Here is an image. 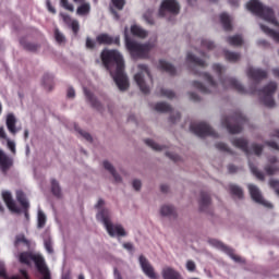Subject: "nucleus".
<instances>
[{"label": "nucleus", "instance_id": "f257e3e1", "mask_svg": "<svg viewBox=\"0 0 279 279\" xmlns=\"http://www.w3.org/2000/svg\"><path fill=\"white\" fill-rule=\"evenodd\" d=\"M101 60L112 80L116 82L119 90H128L130 88V81L123 69H125V61L123 60V54L119 50H108L105 49L101 52Z\"/></svg>", "mask_w": 279, "mask_h": 279}, {"label": "nucleus", "instance_id": "f03ea898", "mask_svg": "<svg viewBox=\"0 0 279 279\" xmlns=\"http://www.w3.org/2000/svg\"><path fill=\"white\" fill-rule=\"evenodd\" d=\"M130 34L136 38L144 39L148 36L147 31L138 24H132L130 27L125 26L123 32L125 49L131 53L132 58H147L149 50L156 47V41L142 44L131 39Z\"/></svg>", "mask_w": 279, "mask_h": 279}, {"label": "nucleus", "instance_id": "7ed1b4c3", "mask_svg": "<svg viewBox=\"0 0 279 279\" xmlns=\"http://www.w3.org/2000/svg\"><path fill=\"white\" fill-rule=\"evenodd\" d=\"M246 9L253 14H257L262 22L259 23V27L264 34L274 38L276 43H279V23L274 17V11L271 9L263 5L259 0H251L246 3Z\"/></svg>", "mask_w": 279, "mask_h": 279}, {"label": "nucleus", "instance_id": "20e7f679", "mask_svg": "<svg viewBox=\"0 0 279 279\" xmlns=\"http://www.w3.org/2000/svg\"><path fill=\"white\" fill-rule=\"evenodd\" d=\"M110 217V209H104L96 214L97 221L105 226L106 232L109 236H112L113 239H124L128 236V230H125V227L123 225L112 223Z\"/></svg>", "mask_w": 279, "mask_h": 279}, {"label": "nucleus", "instance_id": "39448f33", "mask_svg": "<svg viewBox=\"0 0 279 279\" xmlns=\"http://www.w3.org/2000/svg\"><path fill=\"white\" fill-rule=\"evenodd\" d=\"M19 260L23 265H32L34 263L41 275V279H51V274L45 264V258H43V255L38 253H22L19 255Z\"/></svg>", "mask_w": 279, "mask_h": 279}, {"label": "nucleus", "instance_id": "423d86ee", "mask_svg": "<svg viewBox=\"0 0 279 279\" xmlns=\"http://www.w3.org/2000/svg\"><path fill=\"white\" fill-rule=\"evenodd\" d=\"M133 80L142 93H149L151 88V75L149 74V68H147V65H137Z\"/></svg>", "mask_w": 279, "mask_h": 279}, {"label": "nucleus", "instance_id": "0eeeda50", "mask_svg": "<svg viewBox=\"0 0 279 279\" xmlns=\"http://www.w3.org/2000/svg\"><path fill=\"white\" fill-rule=\"evenodd\" d=\"M138 264L142 272L144 274V276H146V278L160 279V275L158 274V271H156V268L154 267V265H151V262H149V259L145 257V255H140Z\"/></svg>", "mask_w": 279, "mask_h": 279}, {"label": "nucleus", "instance_id": "6e6552de", "mask_svg": "<svg viewBox=\"0 0 279 279\" xmlns=\"http://www.w3.org/2000/svg\"><path fill=\"white\" fill-rule=\"evenodd\" d=\"M274 93H276V83H270L263 90L259 92V97L264 102V106L268 108H274L276 101H274Z\"/></svg>", "mask_w": 279, "mask_h": 279}, {"label": "nucleus", "instance_id": "1a4fd4ad", "mask_svg": "<svg viewBox=\"0 0 279 279\" xmlns=\"http://www.w3.org/2000/svg\"><path fill=\"white\" fill-rule=\"evenodd\" d=\"M207 243L208 245H210V247H215L216 250H220V252H225V254H228V256H230V258H232V260H234L235 263H241V257L234 254V252H232V250L226 246V244H223L221 241L217 239H209Z\"/></svg>", "mask_w": 279, "mask_h": 279}, {"label": "nucleus", "instance_id": "9d476101", "mask_svg": "<svg viewBox=\"0 0 279 279\" xmlns=\"http://www.w3.org/2000/svg\"><path fill=\"white\" fill-rule=\"evenodd\" d=\"M178 14L180 12V3L178 0H163L159 9V16H167V13Z\"/></svg>", "mask_w": 279, "mask_h": 279}, {"label": "nucleus", "instance_id": "9b49d317", "mask_svg": "<svg viewBox=\"0 0 279 279\" xmlns=\"http://www.w3.org/2000/svg\"><path fill=\"white\" fill-rule=\"evenodd\" d=\"M248 192L252 199L256 202V204H260V206H264V208H274V204L263 197V194H260V190H258L256 185L248 184Z\"/></svg>", "mask_w": 279, "mask_h": 279}, {"label": "nucleus", "instance_id": "f8f14e48", "mask_svg": "<svg viewBox=\"0 0 279 279\" xmlns=\"http://www.w3.org/2000/svg\"><path fill=\"white\" fill-rule=\"evenodd\" d=\"M202 80H204L205 84L207 87H205L202 83L199 82H194V87L197 88L198 90H201V93H213V90H215V88H217V83H215V81H213V77H210V75H208L207 73H203L201 75Z\"/></svg>", "mask_w": 279, "mask_h": 279}, {"label": "nucleus", "instance_id": "ddd939ff", "mask_svg": "<svg viewBox=\"0 0 279 279\" xmlns=\"http://www.w3.org/2000/svg\"><path fill=\"white\" fill-rule=\"evenodd\" d=\"M1 196L7 208H9L10 213H15V214L21 213V207L16 205V202L12 197V192L4 190L1 192Z\"/></svg>", "mask_w": 279, "mask_h": 279}, {"label": "nucleus", "instance_id": "4468645a", "mask_svg": "<svg viewBox=\"0 0 279 279\" xmlns=\"http://www.w3.org/2000/svg\"><path fill=\"white\" fill-rule=\"evenodd\" d=\"M191 131L196 134V136H215V131L207 123L192 124Z\"/></svg>", "mask_w": 279, "mask_h": 279}, {"label": "nucleus", "instance_id": "2eb2a0df", "mask_svg": "<svg viewBox=\"0 0 279 279\" xmlns=\"http://www.w3.org/2000/svg\"><path fill=\"white\" fill-rule=\"evenodd\" d=\"M17 121L19 120L16 119V116H14V113L7 114L5 124H7L8 131L13 135L16 134L17 132H21V126H16Z\"/></svg>", "mask_w": 279, "mask_h": 279}, {"label": "nucleus", "instance_id": "dca6fc26", "mask_svg": "<svg viewBox=\"0 0 279 279\" xmlns=\"http://www.w3.org/2000/svg\"><path fill=\"white\" fill-rule=\"evenodd\" d=\"M159 215L168 219H175L178 217V209L173 205L166 204L159 208Z\"/></svg>", "mask_w": 279, "mask_h": 279}, {"label": "nucleus", "instance_id": "f3484780", "mask_svg": "<svg viewBox=\"0 0 279 279\" xmlns=\"http://www.w3.org/2000/svg\"><path fill=\"white\" fill-rule=\"evenodd\" d=\"M97 43H99V45H112V44L119 45L121 43V38L119 37L112 38L107 34H101L97 36Z\"/></svg>", "mask_w": 279, "mask_h": 279}, {"label": "nucleus", "instance_id": "a211bd4d", "mask_svg": "<svg viewBox=\"0 0 279 279\" xmlns=\"http://www.w3.org/2000/svg\"><path fill=\"white\" fill-rule=\"evenodd\" d=\"M102 167L104 169H106V171H109V173H111L114 182L117 183L122 182L123 179L121 178L119 172L114 169V166H112V163H110L109 161H104Z\"/></svg>", "mask_w": 279, "mask_h": 279}, {"label": "nucleus", "instance_id": "6ab92c4d", "mask_svg": "<svg viewBox=\"0 0 279 279\" xmlns=\"http://www.w3.org/2000/svg\"><path fill=\"white\" fill-rule=\"evenodd\" d=\"M10 167H12V159H10L8 157V155H5V153H3V150L0 149V169H1V171L5 172V171H8V169H10Z\"/></svg>", "mask_w": 279, "mask_h": 279}, {"label": "nucleus", "instance_id": "aec40b11", "mask_svg": "<svg viewBox=\"0 0 279 279\" xmlns=\"http://www.w3.org/2000/svg\"><path fill=\"white\" fill-rule=\"evenodd\" d=\"M64 23H66V25H70L72 32H74V34H77V32H80V22H77V20H71V16L69 15H64L61 14Z\"/></svg>", "mask_w": 279, "mask_h": 279}, {"label": "nucleus", "instance_id": "412c9836", "mask_svg": "<svg viewBox=\"0 0 279 279\" xmlns=\"http://www.w3.org/2000/svg\"><path fill=\"white\" fill-rule=\"evenodd\" d=\"M15 197L23 208H27L29 206V201H27V196L25 195V192H23V190H16Z\"/></svg>", "mask_w": 279, "mask_h": 279}, {"label": "nucleus", "instance_id": "4be33fe9", "mask_svg": "<svg viewBox=\"0 0 279 279\" xmlns=\"http://www.w3.org/2000/svg\"><path fill=\"white\" fill-rule=\"evenodd\" d=\"M220 23L225 29H232V17L228 13L220 14Z\"/></svg>", "mask_w": 279, "mask_h": 279}, {"label": "nucleus", "instance_id": "5701e85b", "mask_svg": "<svg viewBox=\"0 0 279 279\" xmlns=\"http://www.w3.org/2000/svg\"><path fill=\"white\" fill-rule=\"evenodd\" d=\"M76 14L78 16H87V14H90V3L85 2V3L81 4L76 9Z\"/></svg>", "mask_w": 279, "mask_h": 279}, {"label": "nucleus", "instance_id": "b1692460", "mask_svg": "<svg viewBox=\"0 0 279 279\" xmlns=\"http://www.w3.org/2000/svg\"><path fill=\"white\" fill-rule=\"evenodd\" d=\"M186 62L187 64H197L198 66H204V61H202V59H198L197 57H195V54L193 52H187L186 54Z\"/></svg>", "mask_w": 279, "mask_h": 279}, {"label": "nucleus", "instance_id": "393cba45", "mask_svg": "<svg viewBox=\"0 0 279 279\" xmlns=\"http://www.w3.org/2000/svg\"><path fill=\"white\" fill-rule=\"evenodd\" d=\"M51 192L54 197H62V187H60V183L54 179L51 180Z\"/></svg>", "mask_w": 279, "mask_h": 279}, {"label": "nucleus", "instance_id": "a878e982", "mask_svg": "<svg viewBox=\"0 0 279 279\" xmlns=\"http://www.w3.org/2000/svg\"><path fill=\"white\" fill-rule=\"evenodd\" d=\"M47 223V215L45 211L39 209L37 211V228H45V225Z\"/></svg>", "mask_w": 279, "mask_h": 279}, {"label": "nucleus", "instance_id": "bb28decb", "mask_svg": "<svg viewBox=\"0 0 279 279\" xmlns=\"http://www.w3.org/2000/svg\"><path fill=\"white\" fill-rule=\"evenodd\" d=\"M145 143L150 149H154V151H165V146L156 143L154 140H145Z\"/></svg>", "mask_w": 279, "mask_h": 279}, {"label": "nucleus", "instance_id": "cd10ccee", "mask_svg": "<svg viewBox=\"0 0 279 279\" xmlns=\"http://www.w3.org/2000/svg\"><path fill=\"white\" fill-rule=\"evenodd\" d=\"M159 69H161L162 71H167V73H175V68H173V65H171V63L165 61V60H159Z\"/></svg>", "mask_w": 279, "mask_h": 279}, {"label": "nucleus", "instance_id": "c85d7f7f", "mask_svg": "<svg viewBox=\"0 0 279 279\" xmlns=\"http://www.w3.org/2000/svg\"><path fill=\"white\" fill-rule=\"evenodd\" d=\"M266 171L267 173H269V175H274V173H278L279 165L278 162H276V158H272L270 160V165L266 167Z\"/></svg>", "mask_w": 279, "mask_h": 279}, {"label": "nucleus", "instance_id": "c756f323", "mask_svg": "<svg viewBox=\"0 0 279 279\" xmlns=\"http://www.w3.org/2000/svg\"><path fill=\"white\" fill-rule=\"evenodd\" d=\"M266 73L265 71H262L259 69H251L248 71V76L253 80H260V77H265Z\"/></svg>", "mask_w": 279, "mask_h": 279}, {"label": "nucleus", "instance_id": "7c9ffc66", "mask_svg": "<svg viewBox=\"0 0 279 279\" xmlns=\"http://www.w3.org/2000/svg\"><path fill=\"white\" fill-rule=\"evenodd\" d=\"M232 144L234 145V147L242 149V151H247V142L245 140L235 138V140H232Z\"/></svg>", "mask_w": 279, "mask_h": 279}, {"label": "nucleus", "instance_id": "2f4dec72", "mask_svg": "<svg viewBox=\"0 0 279 279\" xmlns=\"http://www.w3.org/2000/svg\"><path fill=\"white\" fill-rule=\"evenodd\" d=\"M229 191L235 197H239V198L243 197V190H241L239 185H234V184L230 185Z\"/></svg>", "mask_w": 279, "mask_h": 279}, {"label": "nucleus", "instance_id": "473e14b6", "mask_svg": "<svg viewBox=\"0 0 279 279\" xmlns=\"http://www.w3.org/2000/svg\"><path fill=\"white\" fill-rule=\"evenodd\" d=\"M155 110H157V112H169V110H171V107L166 102H158L155 106Z\"/></svg>", "mask_w": 279, "mask_h": 279}, {"label": "nucleus", "instance_id": "72a5a7b5", "mask_svg": "<svg viewBox=\"0 0 279 279\" xmlns=\"http://www.w3.org/2000/svg\"><path fill=\"white\" fill-rule=\"evenodd\" d=\"M84 93H85L86 99L90 101L92 106H97V98L95 97V95H93V92L85 89Z\"/></svg>", "mask_w": 279, "mask_h": 279}, {"label": "nucleus", "instance_id": "f704fd0d", "mask_svg": "<svg viewBox=\"0 0 279 279\" xmlns=\"http://www.w3.org/2000/svg\"><path fill=\"white\" fill-rule=\"evenodd\" d=\"M45 250L48 252V254H53V245L51 243V238H46L44 240Z\"/></svg>", "mask_w": 279, "mask_h": 279}, {"label": "nucleus", "instance_id": "c9c22d12", "mask_svg": "<svg viewBox=\"0 0 279 279\" xmlns=\"http://www.w3.org/2000/svg\"><path fill=\"white\" fill-rule=\"evenodd\" d=\"M106 206V201H104L102 198H99L95 205V208L98 210V213H101V210H108V208H105Z\"/></svg>", "mask_w": 279, "mask_h": 279}, {"label": "nucleus", "instance_id": "e433bc0d", "mask_svg": "<svg viewBox=\"0 0 279 279\" xmlns=\"http://www.w3.org/2000/svg\"><path fill=\"white\" fill-rule=\"evenodd\" d=\"M7 147L11 151V154H16V142L7 138Z\"/></svg>", "mask_w": 279, "mask_h": 279}, {"label": "nucleus", "instance_id": "4c0bfd02", "mask_svg": "<svg viewBox=\"0 0 279 279\" xmlns=\"http://www.w3.org/2000/svg\"><path fill=\"white\" fill-rule=\"evenodd\" d=\"M76 132L78 136H82V138H85V141H93L90 134H88V132L84 131L83 129L76 128Z\"/></svg>", "mask_w": 279, "mask_h": 279}, {"label": "nucleus", "instance_id": "58836bf2", "mask_svg": "<svg viewBox=\"0 0 279 279\" xmlns=\"http://www.w3.org/2000/svg\"><path fill=\"white\" fill-rule=\"evenodd\" d=\"M61 8L68 10L69 12H74L75 8L73 4L69 3V0H60Z\"/></svg>", "mask_w": 279, "mask_h": 279}, {"label": "nucleus", "instance_id": "ea45409f", "mask_svg": "<svg viewBox=\"0 0 279 279\" xmlns=\"http://www.w3.org/2000/svg\"><path fill=\"white\" fill-rule=\"evenodd\" d=\"M210 204V196L208 194H202L199 198V205L201 206H208Z\"/></svg>", "mask_w": 279, "mask_h": 279}, {"label": "nucleus", "instance_id": "a19ab883", "mask_svg": "<svg viewBox=\"0 0 279 279\" xmlns=\"http://www.w3.org/2000/svg\"><path fill=\"white\" fill-rule=\"evenodd\" d=\"M229 43L230 45L239 46L243 44V38L241 36L229 37Z\"/></svg>", "mask_w": 279, "mask_h": 279}, {"label": "nucleus", "instance_id": "79ce46f5", "mask_svg": "<svg viewBox=\"0 0 279 279\" xmlns=\"http://www.w3.org/2000/svg\"><path fill=\"white\" fill-rule=\"evenodd\" d=\"M226 58H227V60H230L231 62H236V60H239L240 56L236 52L227 51Z\"/></svg>", "mask_w": 279, "mask_h": 279}, {"label": "nucleus", "instance_id": "37998d69", "mask_svg": "<svg viewBox=\"0 0 279 279\" xmlns=\"http://www.w3.org/2000/svg\"><path fill=\"white\" fill-rule=\"evenodd\" d=\"M113 8L117 10H123V5H125V0H111Z\"/></svg>", "mask_w": 279, "mask_h": 279}, {"label": "nucleus", "instance_id": "c03bdc74", "mask_svg": "<svg viewBox=\"0 0 279 279\" xmlns=\"http://www.w3.org/2000/svg\"><path fill=\"white\" fill-rule=\"evenodd\" d=\"M23 243L24 245H29V242L25 239V235L20 234L15 239V245H21Z\"/></svg>", "mask_w": 279, "mask_h": 279}, {"label": "nucleus", "instance_id": "a18cd8bd", "mask_svg": "<svg viewBox=\"0 0 279 279\" xmlns=\"http://www.w3.org/2000/svg\"><path fill=\"white\" fill-rule=\"evenodd\" d=\"M269 185L271 186V189L275 190V193H277V195L279 196V180L271 179L269 181Z\"/></svg>", "mask_w": 279, "mask_h": 279}, {"label": "nucleus", "instance_id": "49530a36", "mask_svg": "<svg viewBox=\"0 0 279 279\" xmlns=\"http://www.w3.org/2000/svg\"><path fill=\"white\" fill-rule=\"evenodd\" d=\"M185 268H186L189 271L193 272V271H195V269H197V265L195 264V262L189 259V260L185 263Z\"/></svg>", "mask_w": 279, "mask_h": 279}, {"label": "nucleus", "instance_id": "de8ad7c7", "mask_svg": "<svg viewBox=\"0 0 279 279\" xmlns=\"http://www.w3.org/2000/svg\"><path fill=\"white\" fill-rule=\"evenodd\" d=\"M54 38H56L57 43H59L60 45H62V43H64V40H65L64 35L62 33H60L59 29L54 31Z\"/></svg>", "mask_w": 279, "mask_h": 279}, {"label": "nucleus", "instance_id": "09e8293b", "mask_svg": "<svg viewBox=\"0 0 279 279\" xmlns=\"http://www.w3.org/2000/svg\"><path fill=\"white\" fill-rule=\"evenodd\" d=\"M22 45H23V48L28 49V51H36V49L38 48V46H36L29 41H27V43L22 41Z\"/></svg>", "mask_w": 279, "mask_h": 279}, {"label": "nucleus", "instance_id": "8fccbe9b", "mask_svg": "<svg viewBox=\"0 0 279 279\" xmlns=\"http://www.w3.org/2000/svg\"><path fill=\"white\" fill-rule=\"evenodd\" d=\"M51 82H53V75L45 74L43 77V84H45V86H49V84H51Z\"/></svg>", "mask_w": 279, "mask_h": 279}, {"label": "nucleus", "instance_id": "3c124183", "mask_svg": "<svg viewBox=\"0 0 279 279\" xmlns=\"http://www.w3.org/2000/svg\"><path fill=\"white\" fill-rule=\"evenodd\" d=\"M163 97H167L168 99H173L175 97V94L171 89H162Z\"/></svg>", "mask_w": 279, "mask_h": 279}, {"label": "nucleus", "instance_id": "603ef678", "mask_svg": "<svg viewBox=\"0 0 279 279\" xmlns=\"http://www.w3.org/2000/svg\"><path fill=\"white\" fill-rule=\"evenodd\" d=\"M251 149L253 151V154H256V156H258L260 154V151H263V147H260V145H252Z\"/></svg>", "mask_w": 279, "mask_h": 279}, {"label": "nucleus", "instance_id": "864d4df0", "mask_svg": "<svg viewBox=\"0 0 279 279\" xmlns=\"http://www.w3.org/2000/svg\"><path fill=\"white\" fill-rule=\"evenodd\" d=\"M132 186L135 191H141V187L143 186V183L141 182V180H133Z\"/></svg>", "mask_w": 279, "mask_h": 279}, {"label": "nucleus", "instance_id": "5fc2aeb1", "mask_svg": "<svg viewBox=\"0 0 279 279\" xmlns=\"http://www.w3.org/2000/svg\"><path fill=\"white\" fill-rule=\"evenodd\" d=\"M122 247L128 252H134V244L132 242H125L122 244Z\"/></svg>", "mask_w": 279, "mask_h": 279}, {"label": "nucleus", "instance_id": "6e6d98bb", "mask_svg": "<svg viewBox=\"0 0 279 279\" xmlns=\"http://www.w3.org/2000/svg\"><path fill=\"white\" fill-rule=\"evenodd\" d=\"M251 171L252 173H254V175H256V178H258L259 180H263V173H260V171H258L257 168L251 166Z\"/></svg>", "mask_w": 279, "mask_h": 279}, {"label": "nucleus", "instance_id": "4d7b16f0", "mask_svg": "<svg viewBox=\"0 0 279 279\" xmlns=\"http://www.w3.org/2000/svg\"><path fill=\"white\" fill-rule=\"evenodd\" d=\"M46 5H47V10H48V12H50V14H56V8H53V5H51V1L47 0Z\"/></svg>", "mask_w": 279, "mask_h": 279}, {"label": "nucleus", "instance_id": "13d9d810", "mask_svg": "<svg viewBox=\"0 0 279 279\" xmlns=\"http://www.w3.org/2000/svg\"><path fill=\"white\" fill-rule=\"evenodd\" d=\"M66 96H68L69 99L75 98V89H73L72 87H70V88L68 89Z\"/></svg>", "mask_w": 279, "mask_h": 279}, {"label": "nucleus", "instance_id": "bf43d9fd", "mask_svg": "<svg viewBox=\"0 0 279 279\" xmlns=\"http://www.w3.org/2000/svg\"><path fill=\"white\" fill-rule=\"evenodd\" d=\"M226 84H230L231 86H234L235 88H241V85L234 80H227Z\"/></svg>", "mask_w": 279, "mask_h": 279}, {"label": "nucleus", "instance_id": "052dcab7", "mask_svg": "<svg viewBox=\"0 0 279 279\" xmlns=\"http://www.w3.org/2000/svg\"><path fill=\"white\" fill-rule=\"evenodd\" d=\"M229 132H231V134H238V132L241 131V126H235V128H230V126H227Z\"/></svg>", "mask_w": 279, "mask_h": 279}, {"label": "nucleus", "instance_id": "680f3d73", "mask_svg": "<svg viewBox=\"0 0 279 279\" xmlns=\"http://www.w3.org/2000/svg\"><path fill=\"white\" fill-rule=\"evenodd\" d=\"M86 47H87L88 49H93V48L95 47V41H93V39H90V38H87V40H86Z\"/></svg>", "mask_w": 279, "mask_h": 279}, {"label": "nucleus", "instance_id": "e2e57ef3", "mask_svg": "<svg viewBox=\"0 0 279 279\" xmlns=\"http://www.w3.org/2000/svg\"><path fill=\"white\" fill-rule=\"evenodd\" d=\"M0 138H5V141H8V134L3 128H0Z\"/></svg>", "mask_w": 279, "mask_h": 279}, {"label": "nucleus", "instance_id": "0e129e2a", "mask_svg": "<svg viewBox=\"0 0 279 279\" xmlns=\"http://www.w3.org/2000/svg\"><path fill=\"white\" fill-rule=\"evenodd\" d=\"M267 145L270 149H278V144H276V142H268Z\"/></svg>", "mask_w": 279, "mask_h": 279}, {"label": "nucleus", "instance_id": "69168bd1", "mask_svg": "<svg viewBox=\"0 0 279 279\" xmlns=\"http://www.w3.org/2000/svg\"><path fill=\"white\" fill-rule=\"evenodd\" d=\"M214 69H215V71H218L219 73H221V71H223V68L219 64L214 65Z\"/></svg>", "mask_w": 279, "mask_h": 279}, {"label": "nucleus", "instance_id": "338daca9", "mask_svg": "<svg viewBox=\"0 0 279 279\" xmlns=\"http://www.w3.org/2000/svg\"><path fill=\"white\" fill-rule=\"evenodd\" d=\"M204 46L207 47L208 49H213L214 44L210 43V41H206V43L204 44Z\"/></svg>", "mask_w": 279, "mask_h": 279}, {"label": "nucleus", "instance_id": "774afa93", "mask_svg": "<svg viewBox=\"0 0 279 279\" xmlns=\"http://www.w3.org/2000/svg\"><path fill=\"white\" fill-rule=\"evenodd\" d=\"M169 158H171L172 160H178V156L173 155V154H168Z\"/></svg>", "mask_w": 279, "mask_h": 279}]
</instances>
